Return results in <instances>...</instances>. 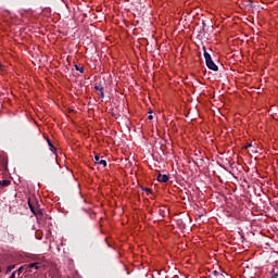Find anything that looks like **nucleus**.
Returning <instances> with one entry per match:
<instances>
[{
    "label": "nucleus",
    "mask_w": 278,
    "mask_h": 278,
    "mask_svg": "<svg viewBox=\"0 0 278 278\" xmlns=\"http://www.w3.org/2000/svg\"><path fill=\"white\" fill-rule=\"evenodd\" d=\"M204 59H205L207 68H210L211 71H218V66L212 60V55H210V53L205 51V48H204Z\"/></svg>",
    "instance_id": "obj_1"
},
{
    "label": "nucleus",
    "mask_w": 278,
    "mask_h": 278,
    "mask_svg": "<svg viewBox=\"0 0 278 278\" xmlns=\"http://www.w3.org/2000/svg\"><path fill=\"white\" fill-rule=\"evenodd\" d=\"M94 162L96 164H100L103 167L108 166V162L105 160H101V156H99V154L94 155Z\"/></svg>",
    "instance_id": "obj_2"
},
{
    "label": "nucleus",
    "mask_w": 278,
    "mask_h": 278,
    "mask_svg": "<svg viewBox=\"0 0 278 278\" xmlns=\"http://www.w3.org/2000/svg\"><path fill=\"white\" fill-rule=\"evenodd\" d=\"M157 181H160L161 184H166L168 181V176L160 174L157 176Z\"/></svg>",
    "instance_id": "obj_3"
},
{
    "label": "nucleus",
    "mask_w": 278,
    "mask_h": 278,
    "mask_svg": "<svg viewBox=\"0 0 278 278\" xmlns=\"http://www.w3.org/2000/svg\"><path fill=\"white\" fill-rule=\"evenodd\" d=\"M28 268H34L35 270H38V268H40V263H33L28 266Z\"/></svg>",
    "instance_id": "obj_4"
},
{
    "label": "nucleus",
    "mask_w": 278,
    "mask_h": 278,
    "mask_svg": "<svg viewBox=\"0 0 278 278\" xmlns=\"http://www.w3.org/2000/svg\"><path fill=\"white\" fill-rule=\"evenodd\" d=\"M11 184H12V181H10V180H1L2 188H5V187L10 186Z\"/></svg>",
    "instance_id": "obj_5"
},
{
    "label": "nucleus",
    "mask_w": 278,
    "mask_h": 278,
    "mask_svg": "<svg viewBox=\"0 0 278 278\" xmlns=\"http://www.w3.org/2000/svg\"><path fill=\"white\" fill-rule=\"evenodd\" d=\"M47 142L51 149V151H56L55 147H53V143H51V140L50 139H47Z\"/></svg>",
    "instance_id": "obj_6"
},
{
    "label": "nucleus",
    "mask_w": 278,
    "mask_h": 278,
    "mask_svg": "<svg viewBox=\"0 0 278 278\" xmlns=\"http://www.w3.org/2000/svg\"><path fill=\"white\" fill-rule=\"evenodd\" d=\"M76 71H79V73H84V68L81 66L75 65Z\"/></svg>",
    "instance_id": "obj_7"
},
{
    "label": "nucleus",
    "mask_w": 278,
    "mask_h": 278,
    "mask_svg": "<svg viewBox=\"0 0 278 278\" xmlns=\"http://www.w3.org/2000/svg\"><path fill=\"white\" fill-rule=\"evenodd\" d=\"M10 278H16V271H13L10 276Z\"/></svg>",
    "instance_id": "obj_8"
},
{
    "label": "nucleus",
    "mask_w": 278,
    "mask_h": 278,
    "mask_svg": "<svg viewBox=\"0 0 278 278\" xmlns=\"http://www.w3.org/2000/svg\"><path fill=\"white\" fill-rule=\"evenodd\" d=\"M148 119H149V121H153V115H149V116H148Z\"/></svg>",
    "instance_id": "obj_9"
},
{
    "label": "nucleus",
    "mask_w": 278,
    "mask_h": 278,
    "mask_svg": "<svg viewBox=\"0 0 278 278\" xmlns=\"http://www.w3.org/2000/svg\"><path fill=\"white\" fill-rule=\"evenodd\" d=\"M13 268H14V266H10V267L8 268V273H10V270H13Z\"/></svg>",
    "instance_id": "obj_10"
},
{
    "label": "nucleus",
    "mask_w": 278,
    "mask_h": 278,
    "mask_svg": "<svg viewBox=\"0 0 278 278\" xmlns=\"http://www.w3.org/2000/svg\"><path fill=\"white\" fill-rule=\"evenodd\" d=\"M28 205H29L31 212H34V206L30 203H28Z\"/></svg>",
    "instance_id": "obj_11"
},
{
    "label": "nucleus",
    "mask_w": 278,
    "mask_h": 278,
    "mask_svg": "<svg viewBox=\"0 0 278 278\" xmlns=\"http://www.w3.org/2000/svg\"><path fill=\"white\" fill-rule=\"evenodd\" d=\"M271 278H278V275L277 274H273Z\"/></svg>",
    "instance_id": "obj_12"
},
{
    "label": "nucleus",
    "mask_w": 278,
    "mask_h": 278,
    "mask_svg": "<svg viewBox=\"0 0 278 278\" xmlns=\"http://www.w3.org/2000/svg\"><path fill=\"white\" fill-rule=\"evenodd\" d=\"M101 96L103 97V89H100Z\"/></svg>",
    "instance_id": "obj_13"
},
{
    "label": "nucleus",
    "mask_w": 278,
    "mask_h": 278,
    "mask_svg": "<svg viewBox=\"0 0 278 278\" xmlns=\"http://www.w3.org/2000/svg\"><path fill=\"white\" fill-rule=\"evenodd\" d=\"M147 192H151V189H146Z\"/></svg>",
    "instance_id": "obj_14"
},
{
    "label": "nucleus",
    "mask_w": 278,
    "mask_h": 278,
    "mask_svg": "<svg viewBox=\"0 0 278 278\" xmlns=\"http://www.w3.org/2000/svg\"><path fill=\"white\" fill-rule=\"evenodd\" d=\"M0 68H3V65H1V63H0Z\"/></svg>",
    "instance_id": "obj_15"
},
{
    "label": "nucleus",
    "mask_w": 278,
    "mask_h": 278,
    "mask_svg": "<svg viewBox=\"0 0 278 278\" xmlns=\"http://www.w3.org/2000/svg\"><path fill=\"white\" fill-rule=\"evenodd\" d=\"M124 1H129V0H124Z\"/></svg>",
    "instance_id": "obj_16"
},
{
    "label": "nucleus",
    "mask_w": 278,
    "mask_h": 278,
    "mask_svg": "<svg viewBox=\"0 0 278 278\" xmlns=\"http://www.w3.org/2000/svg\"><path fill=\"white\" fill-rule=\"evenodd\" d=\"M0 186H1V180H0Z\"/></svg>",
    "instance_id": "obj_17"
},
{
    "label": "nucleus",
    "mask_w": 278,
    "mask_h": 278,
    "mask_svg": "<svg viewBox=\"0 0 278 278\" xmlns=\"http://www.w3.org/2000/svg\"><path fill=\"white\" fill-rule=\"evenodd\" d=\"M0 273H1V268H0Z\"/></svg>",
    "instance_id": "obj_18"
}]
</instances>
